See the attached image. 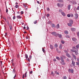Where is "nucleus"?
I'll return each instance as SVG.
<instances>
[{
    "mask_svg": "<svg viewBox=\"0 0 79 79\" xmlns=\"http://www.w3.org/2000/svg\"><path fill=\"white\" fill-rule=\"evenodd\" d=\"M51 74L53 76H55V74L53 73V71L51 72Z\"/></svg>",
    "mask_w": 79,
    "mask_h": 79,
    "instance_id": "obj_29",
    "label": "nucleus"
},
{
    "mask_svg": "<svg viewBox=\"0 0 79 79\" xmlns=\"http://www.w3.org/2000/svg\"><path fill=\"white\" fill-rule=\"evenodd\" d=\"M21 15H23V14H24V12H23V11H21Z\"/></svg>",
    "mask_w": 79,
    "mask_h": 79,
    "instance_id": "obj_48",
    "label": "nucleus"
},
{
    "mask_svg": "<svg viewBox=\"0 0 79 79\" xmlns=\"http://www.w3.org/2000/svg\"><path fill=\"white\" fill-rule=\"evenodd\" d=\"M42 50L43 52H44H44H45V49H44V48H43Z\"/></svg>",
    "mask_w": 79,
    "mask_h": 79,
    "instance_id": "obj_44",
    "label": "nucleus"
},
{
    "mask_svg": "<svg viewBox=\"0 0 79 79\" xmlns=\"http://www.w3.org/2000/svg\"><path fill=\"white\" fill-rule=\"evenodd\" d=\"M63 79H67V77L66 76H64L62 77Z\"/></svg>",
    "mask_w": 79,
    "mask_h": 79,
    "instance_id": "obj_28",
    "label": "nucleus"
},
{
    "mask_svg": "<svg viewBox=\"0 0 79 79\" xmlns=\"http://www.w3.org/2000/svg\"><path fill=\"white\" fill-rule=\"evenodd\" d=\"M17 18L18 19H21L22 17L21 16H19L18 15L17 16Z\"/></svg>",
    "mask_w": 79,
    "mask_h": 79,
    "instance_id": "obj_27",
    "label": "nucleus"
},
{
    "mask_svg": "<svg viewBox=\"0 0 79 79\" xmlns=\"http://www.w3.org/2000/svg\"><path fill=\"white\" fill-rule=\"evenodd\" d=\"M59 13H61V12H63L62 11V10L61 9H60L59 10Z\"/></svg>",
    "mask_w": 79,
    "mask_h": 79,
    "instance_id": "obj_34",
    "label": "nucleus"
},
{
    "mask_svg": "<svg viewBox=\"0 0 79 79\" xmlns=\"http://www.w3.org/2000/svg\"><path fill=\"white\" fill-rule=\"evenodd\" d=\"M72 64L73 66H75V62H74V61L72 60Z\"/></svg>",
    "mask_w": 79,
    "mask_h": 79,
    "instance_id": "obj_15",
    "label": "nucleus"
},
{
    "mask_svg": "<svg viewBox=\"0 0 79 79\" xmlns=\"http://www.w3.org/2000/svg\"><path fill=\"white\" fill-rule=\"evenodd\" d=\"M3 19H5V22H6V21H7V20L6 19V18L5 17L3 18Z\"/></svg>",
    "mask_w": 79,
    "mask_h": 79,
    "instance_id": "obj_38",
    "label": "nucleus"
},
{
    "mask_svg": "<svg viewBox=\"0 0 79 79\" xmlns=\"http://www.w3.org/2000/svg\"><path fill=\"white\" fill-rule=\"evenodd\" d=\"M54 46L55 48H57V47H58V44H55Z\"/></svg>",
    "mask_w": 79,
    "mask_h": 79,
    "instance_id": "obj_24",
    "label": "nucleus"
},
{
    "mask_svg": "<svg viewBox=\"0 0 79 79\" xmlns=\"http://www.w3.org/2000/svg\"><path fill=\"white\" fill-rule=\"evenodd\" d=\"M56 29H59V28H60V25H59V24H58L56 26Z\"/></svg>",
    "mask_w": 79,
    "mask_h": 79,
    "instance_id": "obj_18",
    "label": "nucleus"
},
{
    "mask_svg": "<svg viewBox=\"0 0 79 79\" xmlns=\"http://www.w3.org/2000/svg\"><path fill=\"white\" fill-rule=\"evenodd\" d=\"M6 22L7 23V26H8L9 27L10 30V31H12L13 29V27H12V24H11V23H10V22H9V20H7V21Z\"/></svg>",
    "mask_w": 79,
    "mask_h": 79,
    "instance_id": "obj_2",
    "label": "nucleus"
},
{
    "mask_svg": "<svg viewBox=\"0 0 79 79\" xmlns=\"http://www.w3.org/2000/svg\"><path fill=\"white\" fill-rule=\"evenodd\" d=\"M50 48L51 50H53V49L54 48L52 44H50Z\"/></svg>",
    "mask_w": 79,
    "mask_h": 79,
    "instance_id": "obj_6",
    "label": "nucleus"
},
{
    "mask_svg": "<svg viewBox=\"0 0 79 79\" xmlns=\"http://www.w3.org/2000/svg\"><path fill=\"white\" fill-rule=\"evenodd\" d=\"M16 18V17L15 16H14L13 17V19L14 20V19H15Z\"/></svg>",
    "mask_w": 79,
    "mask_h": 79,
    "instance_id": "obj_52",
    "label": "nucleus"
},
{
    "mask_svg": "<svg viewBox=\"0 0 79 79\" xmlns=\"http://www.w3.org/2000/svg\"><path fill=\"white\" fill-rule=\"evenodd\" d=\"M7 19H10V17L9 16H7Z\"/></svg>",
    "mask_w": 79,
    "mask_h": 79,
    "instance_id": "obj_51",
    "label": "nucleus"
},
{
    "mask_svg": "<svg viewBox=\"0 0 79 79\" xmlns=\"http://www.w3.org/2000/svg\"><path fill=\"white\" fill-rule=\"evenodd\" d=\"M72 39L73 40L74 42H76V41L77 40L76 38H72Z\"/></svg>",
    "mask_w": 79,
    "mask_h": 79,
    "instance_id": "obj_21",
    "label": "nucleus"
},
{
    "mask_svg": "<svg viewBox=\"0 0 79 79\" xmlns=\"http://www.w3.org/2000/svg\"><path fill=\"white\" fill-rule=\"evenodd\" d=\"M63 57H64V58H65V56L62 55V56H60V60H61V61H62V62H61V64L62 65H65L66 63H65L64 62V60L63 59Z\"/></svg>",
    "mask_w": 79,
    "mask_h": 79,
    "instance_id": "obj_3",
    "label": "nucleus"
},
{
    "mask_svg": "<svg viewBox=\"0 0 79 79\" xmlns=\"http://www.w3.org/2000/svg\"><path fill=\"white\" fill-rule=\"evenodd\" d=\"M56 59H57V60H59V61H60V59H60V57H59L58 56L56 57Z\"/></svg>",
    "mask_w": 79,
    "mask_h": 79,
    "instance_id": "obj_26",
    "label": "nucleus"
},
{
    "mask_svg": "<svg viewBox=\"0 0 79 79\" xmlns=\"http://www.w3.org/2000/svg\"><path fill=\"white\" fill-rule=\"evenodd\" d=\"M29 57H30V58H31H31H32V56H31V55H30L29 56Z\"/></svg>",
    "mask_w": 79,
    "mask_h": 79,
    "instance_id": "obj_57",
    "label": "nucleus"
},
{
    "mask_svg": "<svg viewBox=\"0 0 79 79\" xmlns=\"http://www.w3.org/2000/svg\"><path fill=\"white\" fill-rule=\"evenodd\" d=\"M69 2L71 4H73H73H74V3H75V4H76L77 3L76 2V1L74 2L73 1H70Z\"/></svg>",
    "mask_w": 79,
    "mask_h": 79,
    "instance_id": "obj_5",
    "label": "nucleus"
},
{
    "mask_svg": "<svg viewBox=\"0 0 79 79\" xmlns=\"http://www.w3.org/2000/svg\"><path fill=\"white\" fill-rule=\"evenodd\" d=\"M23 5L25 8H26V5L25 3H23Z\"/></svg>",
    "mask_w": 79,
    "mask_h": 79,
    "instance_id": "obj_41",
    "label": "nucleus"
},
{
    "mask_svg": "<svg viewBox=\"0 0 79 79\" xmlns=\"http://www.w3.org/2000/svg\"><path fill=\"white\" fill-rule=\"evenodd\" d=\"M76 47H77V50L74 49H71L70 51L73 52H74L75 53V55H78V49H77L79 48V44L77 45Z\"/></svg>",
    "mask_w": 79,
    "mask_h": 79,
    "instance_id": "obj_1",
    "label": "nucleus"
},
{
    "mask_svg": "<svg viewBox=\"0 0 79 79\" xmlns=\"http://www.w3.org/2000/svg\"><path fill=\"white\" fill-rule=\"evenodd\" d=\"M51 34L52 35H54L55 36H56L57 34H56V33L55 32H52Z\"/></svg>",
    "mask_w": 79,
    "mask_h": 79,
    "instance_id": "obj_8",
    "label": "nucleus"
},
{
    "mask_svg": "<svg viewBox=\"0 0 79 79\" xmlns=\"http://www.w3.org/2000/svg\"><path fill=\"white\" fill-rule=\"evenodd\" d=\"M15 8H18V7H19L18 5H16L15 6Z\"/></svg>",
    "mask_w": 79,
    "mask_h": 79,
    "instance_id": "obj_40",
    "label": "nucleus"
},
{
    "mask_svg": "<svg viewBox=\"0 0 79 79\" xmlns=\"http://www.w3.org/2000/svg\"><path fill=\"white\" fill-rule=\"evenodd\" d=\"M65 37L67 38H70V36L69 35H66Z\"/></svg>",
    "mask_w": 79,
    "mask_h": 79,
    "instance_id": "obj_36",
    "label": "nucleus"
},
{
    "mask_svg": "<svg viewBox=\"0 0 79 79\" xmlns=\"http://www.w3.org/2000/svg\"><path fill=\"white\" fill-rule=\"evenodd\" d=\"M60 42H61V44H64V43H65L64 41L63 40H61Z\"/></svg>",
    "mask_w": 79,
    "mask_h": 79,
    "instance_id": "obj_25",
    "label": "nucleus"
},
{
    "mask_svg": "<svg viewBox=\"0 0 79 79\" xmlns=\"http://www.w3.org/2000/svg\"><path fill=\"white\" fill-rule=\"evenodd\" d=\"M64 52L65 53H68V52L67 51H64Z\"/></svg>",
    "mask_w": 79,
    "mask_h": 79,
    "instance_id": "obj_59",
    "label": "nucleus"
},
{
    "mask_svg": "<svg viewBox=\"0 0 79 79\" xmlns=\"http://www.w3.org/2000/svg\"><path fill=\"white\" fill-rule=\"evenodd\" d=\"M8 12V9L7 8H6V13H7Z\"/></svg>",
    "mask_w": 79,
    "mask_h": 79,
    "instance_id": "obj_54",
    "label": "nucleus"
},
{
    "mask_svg": "<svg viewBox=\"0 0 79 79\" xmlns=\"http://www.w3.org/2000/svg\"><path fill=\"white\" fill-rule=\"evenodd\" d=\"M53 60L54 61H56V59H53Z\"/></svg>",
    "mask_w": 79,
    "mask_h": 79,
    "instance_id": "obj_56",
    "label": "nucleus"
},
{
    "mask_svg": "<svg viewBox=\"0 0 79 79\" xmlns=\"http://www.w3.org/2000/svg\"><path fill=\"white\" fill-rule=\"evenodd\" d=\"M69 23L70 24H73V21L72 20H70L69 21Z\"/></svg>",
    "mask_w": 79,
    "mask_h": 79,
    "instance_id": "obj_17",
    "label": "nucleus"
},
{
    "mask_svg": "<svg viewBox=\"0 0 79 79\" xmlns=\"http://www.w3.org/2000/svg\"><path fill=\"white\" fill-rule=\"evenodd\" d=\"M58 2H60V3H64V1H63V0H59Z\"/></svg>",
    "mask_w": 79,
    "mask_h": 79,
    "instance_id": "obj_19",
    "label": "nucleus"
},
{
    "mask_svg": "<svg viewBox=\"0 0 79 79\" xmlns=\"http://www.w3.org/2000/svg\"><path fill=\"white\" fill-rule=\"evenodd\" d=\"M64 33L65 34H68V31L67 30H65L64 31Z\"/></svg>",
    "mask_w": 79,
    "mask_h": 79,
    "instance_id": "obj_23",
    "label": "nucleus"
},
{
    "mask_svg": "<svg viewBox=\"0 0 79 79\" xmlns=\"http://www.w3.org/2000/svg\"><path fill=\"white\" fill-rule=\"evenodd\" d=\"M61 14L62 15V16H66V14H65V13H64V12H61Z\"/></svg>",
    "mask_w": 79,
    "mask_h": 79,
    "instance_id": "obj_12",
    "label": "nucleus"
},
{
    "mask_svg": "<svg viewBox=\"0 0 79 79\" xmlns=\"http://www.w3.org/2000/svg\"><path fill=\"white\" fill-rule=\"evenodd\" d=\"M66 60L67 61H69V60L68 58H67Z\"/></svg>",
    "mask_w": 79,
    "mask_h": 79,
    "instance_id": "obj_55",
    "label": "nucleus"
},
{
    "mask_svg": "<svg viewBox=\"0 0 79 79\" xmlns=\"http://www.w3.org/2000/svg\"><path fill=\"white\" fill-rule=\"evenodd\" d=\"M62 47H63V46H62V44H60V45L59 47V48H60V49H62Z\"/></svg>",
    "mask_w": 79,
    "mask_h": 79,
    "instance_id": "obj_13",
    "label": "nucleus"
},
{
    "mask_svg": "<svg viewBox=\"0 0 79 79\" xmlns=\"http://www.w3.org/2000/svg\"><path fill=\"white\" fill-rule=\"evenodd\" d=\"M77 10H79V6H78L77 8Z\"/></svg>",
    "mask_w": 79,
    "mask_h": 79,
    "instance_id": "obj_45",
    "label": "nucleus"
},
{
    "mask_svg": "<svg viewBox=\"0 0 79 79\" xmlns=\"http://www.w3.org/2000/svg\"><path fill=\"white\" fill-rule=\"evenodd\" d=\"M77 60L78 62H79V58H77Z\"/></svg>",
    "mask_w": 79,
    "mask_h": 79,
    "instance_id": "obj_43",
    "label": "nucleus"
},
{
    "mask_svg": "<svg viewBox=\"0 0 79 79\" xmlns=\"http://www.w3.org/2000/svg\"><path fill=\"white\" fill-rule=\"evenodd\" d=\"M76 64L77 65H78V67H79V62H76Z\"/></svg>",
    "mask_w": 79,
    "mask_h": 79,
    "instance_id": "obj_31",
    "label": "nucleus"
},
{
    "mask_svg": "<svg viewBox=\"0 0 79 79\" xmlns=\"http://www.w3.org/2000/svg\"><path fill=\"white\" fill-rule=\"evenodd\" d=\"M66 55L68 57V58H71V56L68 53H66Z\"/></svg>",
    "mask_w": 79,
    "mask_h": 79,
    "instance_id": "obj_7",
    "label": "nucleus"
},
{
    "mask_svg": "<svg viewBox=\"0 0 79 79\" xmlns=\"http://www.w3.org/2000/svg\"><path fill=\"white\" fill-rule=\"evenodd\" d=\"M29 27L27 26V30H29Z\"/></svg>",
    "mask_w": 79,
    "mask_h": 79,
    "instance_id": "obj_50",
    "label": "nucleus"
},
{
    "mask_svg": "<svg viewBox=\"0 0 79 79\" xmlns=\"http://www.w3.org/2000/svg\"><path fill=\"white\" fill-rule=\"evenodd\" d=\"M28 61L30 62V59L29 58H28Z\"/></svg>",
    "mask_w": 79,
    "mask_h": 79,
    "instance_id": "obj_63",
    "label": "nucleus"
},
{
    "mask_svg": "<svg viewBox=\"0 0 79 79\" xmlns=\"http://www.w3.org/2000/svg\"><path fill=\"white\" fill-rule=\"evenodd\" d=\"M75 18H78V14H77L76 13L75 14Z\"/></svg>",
    "mask_w": 79,
    "mask_h": 79,
    "instance_id": "obj_22",
    "label": "nucleus"
},
{
    "mask_svg": "<svg viewBox=\"0 0 79 79\" xmlns=\"http://www.w3.org/2000/svg\"><path fill=\"white\" fill-rule=\"evenodd\" d=\"M27 72H26L25 74V75H26V74H27Z\"/></svg>",
    "mask_w": 79,
    "mask_h": 79,
    "instance_id": "obj_64",
    "label": "nucleus"
},
{
    "mask_svg": "<svg viewBox=\"0 0 79 79\" xmlns=\"http://www.w3.org/2000/svg\"><path fill=\"white\" fill-rule=\"evenodd\" d=\"M67 8L68 10H70L71 9V5H69L67 6Z\"/></svg>",
    "mask_w": 79,
    "mask_h": 79,
    "instance_id": "obj_11",
    "label": "nucleus"
},
{
    "mask_svg": "<svg viewBox=\"0 0 79 79\" xmlns=\"http://www.w3.org/2000/svg\"><path fill=\"white\" fill-rule=\"evenodd\" d=\"M71 30L72 31H73L74 32V31H76V28H71Z\"/></svg>",
    "mask_w": 79,
    "mask_h": 79,
    "instance_id": "obj_14",
    "label": "nucleus"
},
{
    "mask_svg": "<svg viewBox=\"0 0 79 79\" xmlns=\"http://www.w3.org/2000/svg\"><path fill=\"white\" fill-rule=\"evenodd\" d=\"M68 72L69 73H72V74L74 73V70L73 69H69L68 70Z\"/></svg>",
    "mask_w": 79,
    "mask_h": 79,
    "instance_id": "obj_4",
    "label": "nucleus"
},
{
    "mask_svg": "<svg viewBox=\"0 0 79 79\" xmlns=\"http://www.w3.org/2000/svg\"><path fill=\"white\" fill-rule=\"evenodd\" d=\"M72 55L73 58L74 59V60H76L77 59V58H76V56L74 55V54H72Z\"/></svg>",
    "mask_w": 79,
    "mask_h": 79,
    "instance_id": "obj_9",
    "label": "nucleus"
},
{
    "mask_svg": "<svg viewBox=\"0 0 79 79\" xmlns=\"http://www.w3.org/2000/svg\"><path fill=\"white\" fill-rule=\"evenodd\" d=\"M77 35L78 36V37L79 38V32H78L77 33Z\"/></svg>",
    "mask_w": 79,
    "mask_h": 79,
    "instance_id": "obj_37",
    "label": "nucleus"
},
{
    "mask_svg": "<svg viewBox=\"0 0 79 79\" xmlns=\"http://www.w3.org/2000/svg\"><path fill=\"white\" fill-rule=\"evenodd\" d=\"M47 11H50V8H49V7H48L47 8Z\"/></svg>",
    "mask_w": 79,
    "mask_h": 79,
    "instance_id": "obj_39",
    "label": "nucleus"
},
{
    "mask_svg": "<svg viewBox=\"0 0 79 79\" xmlns=\"http://www.w3.org/2000/svg\"><path fill=\"white\" fill-rule=\"evenodd\" d=\"M55 73L56 74H58V75H59L60 74L59 73L57 72V71H55Z\"/></svg>",
    "mask_w": 79,
    "mask_h": 79,
    "instance_id": "obj_30",
    "label": "nucleus"
},
{
    "mask_svg": "<svg viewBox=\"0 0 79 79\" xmlns=\"http://www.w3.org/2000/svg\"><path fill=\"white\" fill-rule=\"evenodd\" d=\"M13 73H15V69H14L13 70L12 72Z\"/></svg>",
    "mask_w": 79,
    "mask_h": 79,
    "instance_id": "obj_42",
    "label": "nucleus"
},
{
    "mask_svg": "<svg viewBox=\"0 0 79 79\" xmlns=\"http://www.w3.org/2000/svg\"><path fill=\"white\" fill-rule=\"evenodd\" d=\"M67 24L68 26H69L70 27H72V25H73V24H71V23H68Z\"/></svg>",
    "mask_w": 79,
    "mask_h": 79,
    "instance_id": "obj_20",
    "label": "nucleus"
},
{
    "mask_svg": "<svg viewBox=\"0 0 79 79\" xmlns=\"http://www.w3.org/2000/svg\"><path fill=\"white\" fill-rule=\"evenodd\" d=\"M47 17H49V16H50V14H47Z\"/></svg>",
    "mask_w": 79,
    "mask_h": 79,
    "instance_id": "obj_53",
    "label": "nucleus"
},
{
    "mask_svg": "<svg viewBox=\"0 0 79 79\" xmlns=\"http://www.w3.org/2000/svg\"><path fill=\"white\" fill-rule=\"evenodd\" d=\"M67 16H68V17H69H69H70L71 16V15L69 14H68L67 15Z\"/></svg>",
    "mask_w": 79,
    "mask_h": 79,
    "instance_id": "obj_47",
    "label": "nucleus"
},
{
    "mask_svg": "<svg viewBox=\"0 0 79 79\" xmlns=\"http://www.w3.org/2000/svg\"><path fill=\"white\" fill-rule=\"evenodd\" d=\"M34 23L35 24H37V20H35V22H34Z\"/></svg>",
    "mask_w": 79,
    "mask_h": 79,
    "instance_id": "obj_32",
    "label": "nucleus"
},
{
    "mask_svg": "<svg viewBox=\"0 0 79 79\" xmlns=\"http://www.w3.org/2000/svg\"><path fill=\"white\" fill-rule=\"evenodd\" d=\"M57 36H58V37L59 38H61V37H62V35H61V34H59L58 33L57 34Z\"/></svg>",
    "mask_w": 79,
    "mask_h": 79,
    "instance_id": "obj_10",
    "label": "nucleus"
},
{
    "mask_svg": "<svg viewBox=\"0 0 79 79\" xmlns=\"http://www.w3.org/2000/svg\"><path fill=\"white\" fill-rule=\"evenodd\" d=\"M25 58H26V59H27L28 58V56H27V54H25Z\"/></svg>",
    "mask_w": 79,
    "mask_h": 79,
    "instance_id": "obj_35",
    "label": "nucleus"
},
{
    "mask_svg": "<svg viewBox=\"0 0 79 79\" xmlns=\"http://www.w3.org/2000/svg\"><path fill=\"white\" fill-rule=\"evenodd\" d=\"M51 26L53 28H55L56 27L55 26V25L53 23H52L51 24Z\"/></svg>",
    "mask_w": 79,
    "mask_h": 79,
    "instance_id": "obj_16",
    "label": "nucleus"
},
{
    "mask_svg": "<svg viewBox=\"0 0 79 79\" xmlns=\"http://www.w3.org/2000/svg\"><path fill=\"white\" fill-rule=\"evenodd\" d=\"M24 74H23V76L22 77V78H24Z\"/></svg>",
    "mask_w": 79,
    "mask_h": 79,
    "instance_id": "obj_62",
    "label": "nucleus"
},
{
    "mask_svg": "<svg viewBox=\"0 0 79 79\" xmlns=\"http://www.w3.org/2000/svg\"><path fill=\"white\" fill-rule=\"evenodd\" d=\"M17 56L18 58H19V54H18Z\"/></svg>",
    "mask_w": 79,
    "mask_h": 79,
    "instance_id": "obj_60",
    "label": "nucleus"
},
{
    "mask_svg": "<svg viewBox=\"0 0 79 79\" xmlns=\"http://www.w3.org/2000/svg\"><path fill=\"white\" fill-rule=\"evenodd\" d=\"M32 71H31L30 72V74H32Z\"/></svg>",
    "mask_w": 79,
    "mask_h": 79,
    "instance_id": "obj_58",
    "label": "nucleus"
},
{
    "mask_svg": "<svg viewBox=\"0 0 79 79\" xmlns=\"http://www.w3.org/2000/svg\"><path fill=\"white\" fill-rule=\"evenodd\" d=\"M72 49H76L77 50V49L76 48V47H73L72 48Z\"/></svg>",
    "mask_w": 79,
    "mask_h": 79,
    "instance_id": "obj_46",
    "label": "nucleus"
},
{
    "mask_svg": "<svg viewBox=\"0 0 79 79\" xmlns=\"http://www.w3.org/2000/svg\"><path fill=\"white\" fill-rule=\"evenodd\" d=\"M74 16V15H73V14H72L71 15V17H73Z\"/></svg>",
    "mask_w": 79,
    "mask_h": 79,
    "instance_id": "obj_61",
    "label": "nucleus"
},
{
    "mask_svg": "<svg viewBox=\"0 0 79 79\" xmlns=\"http://www.w3.org/2000/svg\"><path fill=\"white\" fill-rule=\"evenodd\" d=\"M57 6L58 7H60V3H57Z\"/></svg>",
    "mask_w": 79,
    "mask_h": 79,
    "instance_id": "obj_33",
    "label": "nucleus"
},
{
    "mask_svg": "<svg viewBox=\"0 0 79 79\" xmlns=\"http://www.w3.org/2000/svg\"><path fill=\"white\" fill-rule=\"evenodd\" d=\"M64 6V4H61V6H60V7H63V6Z\"/></svg>",
    "mask_w": 79,
    "mask_h": 79,
    "instance_id": "obj_49",
    "label": "nucleus"
}]
</instances>
